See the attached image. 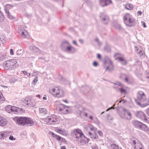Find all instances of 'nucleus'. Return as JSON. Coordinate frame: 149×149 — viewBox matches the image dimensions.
<instances>
[{"mask_svg": "<svg viewBox=\"0 0 149 149\" xmlns=\"http://www.w3.org/2000/svg\"><path fill=\"white\" fill-rule=\"evenodd\" d=\"M22 52L23 51L22 49H19L17 51V55H20L22 54Z\"/></svg>", "mask_w": 149, "mask_h": 149, "instance_id": "a19ab883", "label": "nucleus"}, {"mask_svg": "<svg viewBox=\"0 0 149 149\" xmlns=\"http://www.w3.org/2000/svg\"><path fill=\"white\" fill-rule=\"evenodd\" d=\"M60 47L64 52L69 53H74L76 51V49L72 46L67 40H64L61 42Z\"/></svg>", "mask_w": 149, "mask_h": 149, "instance_id": "7ed1b4c3", "label": "nucleus"}, {"mask_svg": "<svg viewBox=\"0 0 149 149\" xmlns=\"http://www.w3.org/2000/svg\"><path fill=\"white\" fill-rule=\"evenodd\" d=\"M140 143H141L137 139L134 140L131 139L130 141V144L132 146H133L134 147L135 146L140 144Z\"/></svg>", "mask_w": 149, "mask_h": 149, "instance_id": "4be33fe9", "label": "nucleus"}, {"mask_svg": "<svg viewBox=\"0 0 149 149\" xmlns=\"http://www.w3.org/2000/svg\"><path fill=\"white\" fill-rule=\"evenodd\" d=\"M27 76L28 77H30L31 76H33V75L31 74L30 73H28V74H27Z\"/></svg>", "mask_w": 149, "mask_h": 149, "instance_id": "3c124183", "label": "nucleus"}, {"mask_svg": "<svg viewBox=\"0 0 149 149\" xmlns=\"http://www.w3.org/2000/svg\"><path fill=\"white\" fill-rule=\"evenodd\" d=\"M21 73L24 74V76H27V74H28V72L25 71H22L21 72Z\"/></svg>", "mask_w": 149, "mask_h": 149, "instance_id": "de8ad7c7", "label": "nucleus"}, {"mask_svg": "<svg viewBox=\"0 0 149 149\" xmlns=\"http://www.w3.org/2000/svg\"><path fill=\"white\" fill-rule=\"evenodd\" d=\"M97 132L99 136H103V133L101 131L98 130Z\"/></svg>", "mask_w": 149, "mask_h": 149, "instance_id": "49530a36", "label": "nucleus"}, {"mask_svg": "<svg viewBox=\"0 0 149 149\" xmlns=\"http://www.w3.org/2000/svg\"><path fill=\"white\" fill-rule=\"evenodd\" d=\"M39 111L40 113L42 115H45L47 113V111L45 108H39Z\"/></svg>", "mask_w": 149, "mask_h": 149, "instance_id": "393cba45", "label": "nucleus"}, {"mask_svg": "<svg viewBox=\"0 0 149 149\" xmlns=\"http://www.w3.org/2000/svg\"><path fill=\"white\" fill-rule=\"evenodd\" d=\"M119 90L120 92L121 93H125L126 92V90L122 88H119Z\"/></svg>", "mask_w": 149, "mask_h": 149, "instance_id": "37998d69", "label": "nucleus"}, {"mask_svg": "<svg viewBox=\"0 0 149 149\" xmlns=\"http://www.w3.org/2000/svg\"><path fill=\"white\" fill-rule=\"evenodd\" d=\"M146 112L147 115L149 116V107L146 110Z\"/></svg>", "mask_w": 149, "mask_h": 149, "instance_id": "864d4df0", "label": "nucleus"}, {"mask_svg": "<svg viewBox=\"0 0 149 149\" xmlns=\"http://www.w3.org/2000/svg\"><path fill=\"white\" fill-rule=\"evenodd\" d=\"M125 8L128 10H132L133 9V6L131 4H126L125 6Z\"/></svg>", "mask_w": 149, "mask_h": 149, "instance_id": "c85d7f7f", "label": "nucleus"}, {"mask_svg": "<svg viewBox=\"0 0 149 149\" xmlns=\"http://www.w3.org/2000/svg\"><path fill=\"white\" fill-rule=\"evenodd\" d=\"M57 109L64 114L70 113L71 112V110L70 107L63 104H58Z\"/></svg>", "mask_w": 149, "mask_h": 149, "instance_id": "0eeeda50", "label": "nucleus"}, {"mask_svg": "<svg viewBox=\"0 0 149 149\" xmlns=\"http://www.w3.org/2000/svg\"><path fill=\"white\" fill-rule=\"evenodd\" d=\"M56 131L58 133H59L62 134H64V132L61 130V129H57L56 130Z\"/></svg>", "mask_w": 149, "mask_h": 149, "instance_id": "c9c22d12", "label": "nucleus"}, {"mask_svg": "<svg viewBox=\"0 0 149 149\" xmlns=\"http://www.w3.org/2000/svg\"><path fill=\"white\" fill-rule=\"evenodd\" d=\"M83 116H85L86 117H88V114L87 113H86V112H84L83 113Z\"/></svg>", "mask_w": 149, "mask_h": 149, "instance_id": "13d9d810", "label": "nucleus"}, {"mask_svg": "<svg viewBox=\"0 0 149 149\" xmlns=\"http://www.w3.org/2000/svg\"><path fill=\"white\" fill-rule=\"evenodd\" d=\"M84 135L82 132L81 133H80L79 134H77V136H75V137L77 138V140L79 141L80 139H81V138H82L83 136H84Z\"/></svg>", "mask_w": 149, "mask_h": 149, "instance_id": "7c9ffc66", "label": "nucleus"}, {"mask_svg": "<svg viewBox=\"0 0 149 149\" xmlns=\"http://www.w3.org/2000/svg\"><path fill=\"white\" fill-rule=\"evenodd\" d=\"M49 133L51 134V135L54 138H55L58 141H62L65 140V139L62 138L60 136L55 134L53 132H49Z\"/></svg>", "mask_w": 149, "mask_h": 149, "instance_id": "dca6fc26", "label": "nucleus"}, {"mask_svg": "<svg viewBox=\"0 0 149 149\" xmlns=\"http://www.w3.org/2000/svg\"><path fill=\"white\" fill-rule=\"evenodd\" d=\"M22 104L23 105L26 107H31L33 104L31 100L29 98H26L24 100H23Z\"/></svg>", "mask_w": 149, "mask_h": 149, "instance_id": "9d476101", "label": "nucleus"}, {"mask_svg": "<svg viewBox=\"0 0 149 149\" xmlns=\"http://www.w3.org/2000/svg\"><path fill=\"white\" fill-rule=\"evenodd\" d=\"M89 128L91 130L93 131L94 132V133L96 132V131L97 130V129L96 127L92 125H91L89 127Z\"/></svg>", "mask_w": 149, "mask_h": 149, "instance_id": "e433bc0d", "label": "nucleus"}, {"mask_svg": "<svg viewBox=\"0 0 149 149\" xmlns=\"http://www.w3.org/2000/svg\"><path fill=\"white\" fill-rule=\"evenodd\" d=\"M21 35L24 38H25L26 36V35H25L26 32L23 31H21Z\"/></svg>", "mask_w": 149, "mask_h": 149, "instance_id": "c03bdc74", "label": "nucleus"}, {"mask_svg": "<svg viewBox=\"0 0 149 149\" xmlns=\"http://www.w3.org/2000/svg\"><path fill=\"white\" fill-rule=\"evenodd\" d=\"M19 109L18 108L16 107L15 106H12L11 112H13L14 113H18Z\"/></svg>", "mask_w": 149, "mask_h": 149, "instance_id": "cd10ccee", "label": "nucleus"}, {"mask_svg": "<svg viewBox=\"0 0 149 149\" xmlns=\"http://www.w3.org/2000/svg\"><path fill=\"white\" fill-rule=\"evenodd\" d=\"M134 148V149H143L141 143H140V144L135 146Z\"/></svg>", "mask_w": 149, "mask_h": 149, "instance_id": "2f4dec72", "label": "nucleus"}, {"mask_svg": "<svg viewBox=\"0 0 149 149\" xmlns=\"http://www.w3.org/2000/svg\"><path fill=\"white\" fill-rule=\"evenodd\" d=\"M12 6L9 4L5 5L4 7V9L6 13L7 14L8 17L11 19L14 18V16L9 12V9Z\"/></svg>", "mask_w": 149, "mask_h": 149, "instance_id": "9b49d317", "label": "nucleus"}, {"mask_svg": "<svg viewBox=\"0 0 149 149\" xmlns=\"http://www.w3.org/2000/svg\"><path fill=\"white\" fill-rule=\"evenodd\" d=\"M7 58V55L6 54L0 52V61H2L5 60Z\"/></svg>", "mask_w": 149, "mask_h": 149, "instance_id": "a878e982", "label": "nucleus"}, {"mask_svg": "<svg viewBox=\"0 0 149 149\" xmlns=\"http://www.w3.org/2000/svg\"><path fill=\"white\" fill-rule=\"evenodd\" d=\"M73 43L75 45H77V46L78 45L77 44L76 42V41L75 40L73 41Z\"/></svg>", "mask_w": 149, "mask_h": 149, "instance_id": "e2e57ef3", "label": "nucleus"}, {"mask_svg": "<svg viewBox=\"0 0 149 149\" xmlns=\"http://www.w3.org/2000/svg\"><path fill=\"white\" fill-rule=\"evenodd\" d=\"M6 136V134L3 132H0V139L2 138H3Z\"/></svg>", "mask_w": 149, "mask_h": 149, "instance_id": "79ce46f5", "label": "nucleus"}, {"mask_svg": "<svg viewBox=\"0 0 149 149\" xmlns=\"http://www.w3.org/2000/svg\"><path fill=\"white\" fill-rule=\"evenodd\" d=\"M139 53L141 56L143 55V51L142 50H140L139 52Z\"/></svg>", "mask_w": 149, "mask_h": 149, "instance_id": "4d7b16f0", "label": "nucleus"}, {"mask_svg": "<svg viewBox=\"0 0 149 149\" xmlns=\"http://www.w3.org/2000/svg\"><path fill=\"white\" fill-rule=\"evenodd\" d=\"M66 148L65 146H61V149H66Z\"/></svg>", "mask_w": 149, "mask_h": 149, "instance_id": "69168bd1", "label": "nucleus"}, {"mask_svg": "<svg viewBox=\"0 0 149 149\" xmlns=\"http://www.w3.org/2000/svg\"><path fill=\"white\" fill-rule=\"evenodd\" d=\"M134 48H135V49L136 50V51H138V49L137 47L135 46Z\"/></svg>", "mask_w": 149, "mask_h": 149, "instance_id": "774afa93", "label": "nucleus"}, {"mask_svg": "<svg viewBox=\"0 0 149 149\" xmlns=\"http://www.w3.org/2000/svg\"><path fill=\"white\" fill-rule=\"evenodd\" d=\"M143 123L137 120H134L132 121V124L135 127L140 129Z\"/></svg>", "mask_w": 149, "mask_h": 149, "instance_id": "4468645a", "label": "nucleus"}, {"mask_svg": "<svg viewBox=\"0 0 149 149\" xmlns=\"http://www.w3.org/2000/svg\"><path fill=\"white\" fill-rule=\"evenodd\" d=\"M13 120L17 124L19 125L24 126L26 124L28 125L31 126L34 124V122L33 120L28 117H15L14 118Z\"/></svg>", "mask_w": 149, "mask_h": 149, "instance_id": "f03ea898", "label": "nucleus"}, {"mask_svg": "<svg viewBox=\"0 0 149 149\" xmlns=\"http://www.w3.org/2000/svg\"><path fill=\"white\" fill-rule=\"evenodd\" d=\"M58 90V88L56 87L54 88L50 89L49 90V92L51 95L55 97L56 93L57 92Z\"/></svg>", "mask_w": 149, "mask_h": 149, "instance_id": "412c9836", "label": "nucleus"}, {"mask_svg": "<svg viewBox=\"0 0 149 149\" xmlns=\"http://www.w3.org/2000/svg\"><path fill=\"white\" fill-rule=\"evenodd\" d=\"M116 28L118 29H120L121 28V26L119 24H118L116 26Z\"/></svg>", "mask_w": 149, "mask_h": 149, "instance_id": "6e6d98bb", "label": "nucleus"}, {"mask_svg": "<svg viewBox=\"0 0 149 149\" xmlns=\"http://www.w3.org/2000/svg\"><path fill=\"white\" fill-rule=\"evenodd\" d=\"M7 123L6 119L0 116V125L2 126H5Z\"/></svg>", "mask_w": 149, "mask_h": 149, "instance_id": "aec40b11", "label": "nucleus"}, {"mask_svg": "<svg viewBox=\"0 0 149 149\" xmlns=\"http://www.w3.org/2000/svg\"><path fill=\"white\" fill-rule=\"evenodd\" d=\"M10 54L11 55H13L14 54L13 50V49H10Z\"/></svg>", "mask_w": 149, "mask_h": 149, "instance_id": "5fc2aeb1", "label": "nucleus"}, {"mask_svg": "<svg viewBox=\"0 0 149 149\" xmlns=\"http://www.w3.org/2000/svg\"><path fill=\"white\" fill-rule=\"evenodd\" d=\"M124 79L126 82L127 83H129L128 80V77L127 75H126V77H125Z\"/></svg>", "mask_w": 149, "mask_h": 149, "instance_id": "09e8293b", "label": "nucleus"}, {"mask_svg": "<svg viewBox=\"0 0 149 149\" xmlns=\"http://www.w3.org/2000/svg\"><path fill=\"white\" fill-rule=\"evenodd\" d=\"M5 101V99L3 97L2 93L0 92V103H2Z\"/></svg>", "mask_w": 149, "mask_h": 149, "instance_id": "473e14b6", "label": "nucleus"}, {"mask_svg": "<svg viewBox=\"0 0 149 149\" xmlns=\"http://www.w3.org/2000/svg\"><path fill=\"white\" fill-rule=\"evenodd\" d=\"M137 13L139 15H141L142 14V12L141 11H138L137 12Z\"/></svg>", "mask_w": 149, "mask_h": 149, "instance_id": "0e129e2a", "label": "nucleus"}, {"mask_svg": "<svg viewBox=\"0 0 149 149\" xmlns=\"http://www.w3.org/2000/svg\"><path fill=\"white\" fill-rule=\"evenodd\" d=\"M121 64L123 65H126L127 63L126 60L124 59L123 61L121 62Z\"/></svg>", "mask_w": 149, "mask_h": 149, "instance_id": "a18cd8bd", "label": "nucleus"}, {"mask_svg": "<svg viewBox=\"0 0 149 149\" xmlns=\"http://www.w3.org/2000/svg\"><path fill=\"white\" fill-rule=\"evenodd\" d=\"M97 64H98V63H97V62L95 61V62H94L93 65L94 66H97Z\"/></svg>", "mask_w": 149, "mask_h": 149, "instance_id": "052dcab7", "label": "nucleus"}, {"mask_svg": "<svg viewBox=\"0 0 149 149\" xmlns=\"http://www.w3.org/2000/svg\"><path fill=\"white\" fill-rule=\"evenodd\" d=\"M141 24H143V27H146V26L145 25V22H144V21H141Z\"/></svg>", "mask_w": 149, "mask_h": 149, "instance_id": "bf43d9fd", "label": "nucleus"}, {"mask_svg": "<svg viewBox=\"0 0 149 149\" xmlns=\"http://www.w3.org/2000/svg\"><path fill=\"white\" fill-rule=\"evenodd\" d=\"M126 75L124 74L121 73L119 76V78L123 80L124 79L125 77H126Z\"/></svg>", "mask_w": 149, "mask_h": 149, "instance_id": "58836bf2", "label": "nucleus"}, {"mask_svg": "<svg viewBox=\"0 0 149 149\" xmlns=\"http://www.w3.org/2000/svg\"><path fill=\"white\" fill-rule=\"evenodd\" d=\"M9 139L11 140H14L15 139L13 136H10L9 137Z\"/></svg>", "mask_w": 149, "mask_h": 149, "instance_id": "603ef678", "label": "nucleus"}, {"mask_svg": "<svg viewBox=\"0 0 149 149\" xmlns=\"http://www.w3.org/2000/svg\"><path fill=\"white\" fill-rule=\"evenodd\" d=\"M4 19V16L0 11V22H2L3 21Z\"/></svg>", "mask_w": 149, "mask_h": 149, "instance_id": "f704fd0d", "label": "nucleus"}, {"mask_svg": "<svg viewBox=\"0 0 149 149\" xmlns=\"http://www.w3.org/2000/svg\"><path fill=\"white\" fill-rule=\"evenodd\" d=\"M117 113L119 116L123 119L129 120L131 119V113L125 108H123L122 111H118Z\"/></svg>", "mask_w": 149, "mask_h": 149, "instance_id": "39448f33", "label": "nucleus"}, {"mask_svg": "<svg viewBox=\"0 0 149 149\" xmlns=\"http://www.w3.org/2000/svg\"><path fill=\"white\" fill-rule=\"evenodd\" d=\"M64 92L62 90H60L58 88V90L57 92L56 93L55 95V97H63L64 96Z\"/></svg>", "mask_w": 149, "mask_h": 149, "instance_id": "a211bd4d", "label": "nucleus"}, {"mask_svg": "<svg viewBox=\"0 0 149 149\" xmlns=\"http://www.w3.org/2000/svg\"><path fill=\"white\" fill-rule=\"evenodd\" d=\"M17 61L14 59L5 61L3 63V67L6 69L13 70L17 67Z\"/></svg>", "mask_w": 149, "mask_h": 149, "instance_id": "20e7f679", "label": "nucleus"}, {"mask_svg": "<svg viewBox=\"0 0 149 149\" xmlns=\"http://www.w3.org/2000/svg\"><path fill=\"white\" fill-rule=\"evenodd\" d=\"M121 55L119 53H116L114 55L115 59L119 62H121L125 59L123 56L119 57Z\"/></svg>", "mask_w": 149, "mask_h": 149, "instance_id": "2eb2a0df", "label": "nucleus"}, {"mask_svg": "<svg viewBox=\"0 0 149 149\" xmlns=\"http://www.w3.org/2000/svg\"><path fill=\"white\" fill-rule=\"evenodd\" d=\"M79 141L80 142V145H81L88 143L89 141L88 139L86 138L84 135L83 136L82 138H81Z\"/></svg>", "mask_w": 149, "mask_h": 149, "instance_id": "f3484780", "label": "nucleus"}, {"mask_svg": "<svg viewBox=\"0 0 149 149\" xmlns=\"http://www.w3.org/2000/svg\"><path fill=\"white\" fill-rule=\"evenodd\" d=\"M82 132V131L80 130L79 129H75L72 131L71 134L75 137V136H77V134H79Z\"/></svg>", "mask_w": 149, "mask_h": 149, "instance_id": "6ab92c4d", "label": "nucleus"}, {"mask_svg": "<svg viewBox=\"0 0 149 149\" xmlns=\"http://www.w3.org/2000/svg\"><path fill=\"white\" fill-rule=\"evenodd\" d=\"M135 116L137 118L142 119L145 122H148V117L142 111H136L135 114Z\"/></svg>", "mask_w": 149, "mask_h": 149, "instance_id": "6e6552de", "label": "nucleus"}, {"mask_svg": "<svg viewBox=\"0 0 149 149\" xmlns=\"http://www.w3.org/2000/svg\"><path fill=\"white\" fill-rule=\"evenodd\" d=\"M140 129L145 132L149 131V128L147 127V126L146 125L143 124V123H142V124Z\"/></svg>", "mask_w": 149, "mask_h": 149, "instance_id": "b1692460", "label": "nucleus"}, {"mask_svg": "<svg viewBox=\"0 0 149 149\" xmlns=\"http://www.w3.org/2000/svg\"><path fill=\"white\" fill-rule=\"evenodd\" d=\"M5 42V40L3 39L0 37V46L3 45Z\"/></svg>", "mask_w": 149, "mask_h": 149, "instance_id": "ea45409f", "label": "nucleus"}, {"mask_svg": "<svg viewBox=\"0 0 149 149\" xmlns=\"http://www.w3.org/2000/svg\"><path fill=\"white\" fill-rule=\"evenodd\" d=\"M123 20L126 25L132 26L135 24V20L131 17L129 13L126 14L124 16Z\"/></svg>", "mask_w": 149, "mask_h": 149, "instance_id": "423d86ee", "label": "nucleus"}, {"mask_svg": "<svg viewBox=\"0 0 149 149\" xmlns=\"http://www.w3.org/2000/svg\"><path fill=\"white\" fill-rule=\"evenodd\" d=\"M137 98L135 99L137 104L142 107L149 105V98L146 97L144 93L142 91H139L137 94Z\"/></svg>", "mask_w": 149, "mask_h": 149, "instance_id": "f257e3e1", "label": "nucleus"}, {"mask_svg": "<svg viewBox=\"0 0 149 149\" xmlns=\"http://www.w3.org/2000/svg\"><path fill=\"white\" fill-rule=\"evenodd\" d=\"M12 107L10 105L7 106L5 108V110L8 113L11 112L12 111Z\"/></svg>", "mask_w": 149, "mask_h": 149, "instance_id": "c756f323", "label": "nucleus"}, {"mask_svg": "<svg viewBox=\"0 0 149 149\" xmlns=\"http://www.w3.org/2000/svg\"><path fill=\"white\" fill-rule=\"evenodd\" d=\"M112 2L111 0H99V4L102 7L107 6Z\"/></svg>", "mask_w": 149, "mask_h": 149, "instance_id": "f8f14e48", "label": "nucleus"}, {"mask_svg": "<svg viewBox=\"0 0 149 149\" xmlns=\"http://www.w3.org/2000/svg\"><path fill=\"white\" fill-rule=\"evenodd\" d=\"M58 118L54 115L50 117H47L45 118V120L49 124H54V123L58 121Z\"/></svg>", "mask_w": 149, "mask_h": 149, "instance_id": "1a4fd4ad", "label": "nucleus"}, {"mask_svg": "<svg viewBox=\"0 0 149 149\" xmlns=\"http://www.w3.org/2000/svg\"><path fill=\"white\" fill-rule=\"evenodd\" d=\"M100 19L102 20V22L105 24H107L109 22V18L107 15L102 14L100 16Z\"/></svg>", "mask_w": 149, "mask_h": 149, "instance_id": "ddd939ff", "label": "nucleus"}, {"mask_svg": "<svg viewBox=\"0 0 149 149\" xmlns=\"http://www.w3.org/2000/svg\"><path fill=\"white\" fill-rule=\"evenodd\" d=\"M89 118L91 120H93V117L91 116H89Z\"/></svg>", "mask_w": 149, "mask_h": 149, "instance_id": "338daca9", "label": "nucleus"}, {"mask_svg": "<svg viewBox=\"0 0 149 149\" xmlns=\"http://www.w3.org/2000/svg\"><path fill=\"white\" fill-rule=\"evenodd\" d=\"M95 134H92V133L90 132H88V134L91 136V137L93 139H97L99 137L97 135V134L96 132H94Z\"/></svg>", "mask_w": 149, "mask_h": 149, "instance_id": "bb28decb", "label": "nucleus"}, {"mask_svg": "<svg viewBox=\"0 0 149 149\" xmlns=\"http://www.w3.org/2000/svg\"><path fill=\"white\" fill-rule=\"evenodd\" d=\"M101 58V56L100 54H98L97 55V58Z\"/></svg>", "mask_w": 149, "mask_h": 149, "instance_id": "680f3d73", "label": "nucleus"}, {"mask_svg": "<svg viewBox=\"0 0 149 149\" xmlns=\"http://www.w3.org/2000/svg\"><path fill=\"white\" fill-rule=\"evenodd\" d=\"M104 49L107 52H110L111 51V49L110 47L107 46H105L104 48Z\"/></svg>", "mask_w": 149, "mask_h": 149, "instance_id": "4c0bfd02", "label": "nucleus"}, {"mask_svg": "<svg viewBox=\"0 0 149 149\" xmlns=\"http://www.w3.org/2000/svg\"><path fill=\"white\" fill-rule=\"evenodd\" d=\"M84 112V111H83L80 110H78L77 111V113L79 114L80 116L81 117H82L83 116V113Z\"/></svg>", "mask_w": 149, "mask_h": 149, "instance_id": "72a5a7b5", "label": "nucleus"}, {"mask_svg": "<svg viewBox=\"0 0 149 149\" xmlns=\"http://www.w3.org/2000/svg\"><path fill=\"white\" fill-rule=\"evenodd\" d=\"M38 80L37 77H36L33 80L32 83H33L34 84H36Z\"/></svg>", "mask_w": 149, "mask_h": 149, "instance_id": "8fccbe9b", "label": "nucleus"}, {"mask_svg": "<svg viewBox=\"0 0 149 149\" xmlns=\"http://www.w3.org/2000/svg\"><path fill=\"white\" fill-rule=\"evenodd\" d=\"M109 63L112 67H113V62L111 61L109 57L108 56H105L104 57V64H106L107 63Z\"/></svg>", "mask_w": 149, "mask_h": 149, "instance_id": "5701e85b", "label": "nucleus"}]
</instances>
